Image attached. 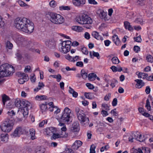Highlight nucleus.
Returning <instances> with one entry per match:
<instances>
[{"label":"nucleus","mask_w":153,"mask_h":153,"mask_svg":"<svg viewBox=\"0 0 153 153\" xmlns=\"http://www.w3.org/2000/svg\"><path fill=\"white\" fill-rule=\"evenodd\" d=\"M84 96L86 98L88 99L91 100L93 98V94L91 93L85 92L84 93Z\"/></svg>","instance_id":"42"},{"label":"nucleus","mask_w":153,"mask_h":153,"mask_svg":"<svg viewBox=\"0 0 153 153\" xmlns=\"http://www.w3.org/2000/svg\"><path fill=\"white\" fill-rule=\"evenodd\" d=\"M92 36L97 40H103V38L99 35V33L96 31H94L92 33Z\"/></svg>","instance_id":"22"},{"label":"nucleus","mask_w":153,"mask_h":153,"mask_svg":"<svg viewBox=\"0 0 153 153\" xmlns=\"http://www.w3.org/2000/svg\"><path fill=\"white\" fill-rule=\"evenodd\" d=\"M145 107L147 109L148 111H150L151 109V106L150 104V102H149V101L148 99H147L146 101V103L145 105Z\"/></svg>","instance_id":"49"},{"label":"nucleus","mask_w":153,"mask_h":153,"mask_svg":"<svg viewBox=\"0 0 153 153\" xmlns=\"http://www.w3.org/2000/svg\"><path fill=\"white\" fill-rule=\"evenodd\" d=\"M65 58L66 59L72 62H74L77 61L79 59V56H76L75 57H72L69 54H67L65 56Z\"/></svg>","instance_id":"19"},{"label":"nucleus","mask_w":153,"mask_h":153,"mask_svg":"<svg viewBox=\"0 0 153 153\" xmlns=\"http://www.w3.org/2000/svg\"><path fill=\"white\" fill-rule=\"evenodd\" d=\"M30 134L31 136V138L32 140H34L36 138L35 136V130L33 128L30 129L29 130Z\"/></svg>","instance_id":"32"},{"label":"nucleus","mask_w":153,"mask_h":153,"mask_svg":"<svg viewBox=\"0 0 153 153\" xmlns=\"http://www.w3.org/2000/svg\"><path fill=\"white\" fill-rule=\"evenodd\" d=\"M19 4L21 7H25V9L28 8L30 6L21 0L18 1Z\"/></svg>","instance_id":"30"},{"label":"nucleus","mask_w":153,"mask_h":153,"mask_svg":"<svg viewBox=\"0 0 153 153\" xmlns=\"http://www.w3.org/2000/svg\"><path fill=\"white\" fill-rule=\"evenodd\" d=\"M28 79L29 77L27 74L22 73L20 74V78L19 79L18 81L20 84H23Z\"/></svg>","instance_id":"12"},{"label":"nucleus","mask_w":153,"mask_h":153,"mask_svg":"<svg viewBox=\"0 0 153 153\" xmlns=\"http://www.w3.org/2000/svg\"><path fill=\"white\" fill-rule=\"evenodd\" d=\"M45 86V85L42 82H39L38 83V87L34 89V91L36 92H37L39 90H41L42 88Z\"/></svg>","instance_id":"33"},{"label":"nucleus","mask_w":153,"mask_h":153,"mask_svg":"<svg viewBox=\"0 0 153 153\" xmlns=\"http://www.w3.org/2000/svg\"><path fill=\"white\" fill-rule=\"evenodd\" d=\"M134 39L135 41L138 42H140L142 41V39L141 38V37L140 36H139L136 37L134 38Z\"/></svg>","instance_id":"63"},{"label":"nucleus","mask_w":153,"mask_h":153,"mask_svg":"<svg viewBox=\"0 0 153 153\" xmlns=\"http://www.w3.org/2000/svg\"><path fill=\"white\" fill-rule=\"evenodd\" d=\"M146 60L147 62L152 63L153 62V57L150 54L147 55L146 57Z\"/></svg>","instance_id":"45"},{"label":"nucleus","mask_w":153,"mask_h":153,"mask_svg":"<svg viewBox=\"0 0 153 153\" xmlns=\"http://www.w3.org/2000/svg\"><path fill=\"white\" fill-rule=\"evenodd\" d=\"M139 112L143 116L147 117L149 116V114L144 111V109L142 108H138Z\"/></svg>","instance_id":"38"},{"label":"nucleus","mask_w":153,"mask_h":153,"mask_svg":"<svg viewBox=\"0 0 153 153\" xmlns=\"http://www.w3.org/2000/svg\"><path fill=\"white\" fill-rule=\"evenodd\" d=\"M134 50L136 53H138L140 51V48L138 46H135L134 47Z\"/></svg>","instance_id":"64"},{"label":"nucleus","mask_w":153,"mask_h":153,"mask_svg":"<svg viewBox=\"0 0 153 153\" xmlns=\"http://www.w3.org/2000/svg\"><path fill=\"white\" fill-rule=\"evenodd\" d=\"M51 138L54 139H56L58 138H61L59 134L55 133L53 134V135L51 137Z\"/></svg>","instance_id":"53"},{"label":"nucleus","mask_w":153,"mask_h":153,"mask_svg":"<svg viewBox=\"0 0 153 153\" xmlns=\"http://www.w3.org/2000/svg\"><path fill=\"white\" fill-rule=\"evenodd\" d=\"M13 125L12 121L7 119L1 123L0 127L2 131L8 133L12 130Z\"/></svg>","instance_id":"6"},{"label":"nucleus","mask_w":153,"mask_h":153,"mask_svg":"<svg viewBox=\"0 0 153 153\" xmlns=\"http://www.w3.org/2000/svg\"><path fill=\"white\" fill-rule=\"evenodd\" d=\"M110 68L113 72H120L122 71V68L120 67L117 68L114 66H112Z\"/></svg>","instance_id":"37"},{"label":"nucleus","mask_w":153,"mask_h":153,"mask_svg":"<svg viewBox=\"0 0 153 153\" xmlns=\"http://www.w3.org/2000/svg\"><path fill=\"white\" fill-rule=\"evenodd\" d=\"M137 83L135 85V87L137 88H141L144 85V83L141 79H136L134 80Z\"/></svg>","instance_id":"18"},{"label":"nucleus","mask_w":153,"mask_h":153,"mask_svg":"<svg viewBox=\"0 0 153 153\" xmlns=\"http://www.w3.org/2000/svg\"><path fill=\"white\" fill-rule=\"evenodd\" d=\"M124 25L125 28L128 30L132 31L133 30V28L130 25L129 22L126 21L124 22Z\"/></svg>","instance_id":"24"},{"label":"nucleus","mask_w":153,"mask_h":153,"mask_svg":"<svg viewBox=\"0 0 153 153\" xmlns=\"http://www.w3.org/2000/svg\"><path fill=\"white\" fill-rule=\"evenodd\" d=\"M75 20L79 24L84 25H91L93 22L91 18L85 14L77 16Z\"/></svg>","instance_id":"4"},{"label":"nucleus","mask_w":153,"mask_h":153,"mask_svg":"<svg viewBox=\"0 0 153 153\" xmlns=\"http://www.w3.org/2000/svg\"><path fill=\"white\" fill-rule=\"evenodd\" d=\"M71 42L70 40L64 41L59 45V50L61 53L65 54L68 52L71 48Z\"/></svg>","instance_id":"7"},{"label":"nucleus","mask_w":153,"mask_h":153,"mask_svg":"<svg viewBox=\"0 0 153 153\" xmlns=\"http://www.w3.org/2000/svg\"><path fill=\"white\" fill-rule=\"evenodd\" d=\"M134 134V133H132L131 134V136L128 138V141L131 142H133V140L134 139H135V137L133 135V134Z\"/></svg>","instance_id":"62"},{"label":"nucleus","mask_w":153,"mask_h":153,"mask_svg":"<svg viewBox=\"0 0 153 153\" xmlns=\"http://www.w3.org/2000/svg\"><path fill=\"white\" fill-rule=\"evenodd\" d=\"M1 139L2 141L4 143H7L9 139V136L7 134H2L1 135Z\"/></svg>","instance_id":"23"},{"label":"nucleus","mask_w":153,"mask_h":153,"mask_svg":"<svg viewBox=\"0 0 153 153\" xmlns=\"http://www.w3.org/2000/svg\"><path fill=\"white\" fill-rule=\"evenodd\" d=\"M39 107L42 112H45L47 110L48 107L46 102L40 104L39 105Z\"/></svg>","instance_id":"31"},{"label":"nucleus","mask_w":153,"mask_h":153,"mask_svg":"<svg viewBox=\"0 0 153 153\" xmlns=\"http://www.w3.org/2000/svg\"><path fill=\"white\" fill-rule=\"evenodd\" d=\"M59 9L60 10H69L70 9L69 7L68 6H61L59 7Z\"/></svg>","instance_id":"47"},{"label":"nucleus","mask_w":153,"mask_h":153,"mask_svg":"<svg viewBox=\"0 0 153 153\" xmlns=\"http://www.w3.org/2000/svg\"><path fill=\"white\" fill-rule=\"evenodd\" d=\"M133 153H150V149L147 147H143L137 149H133Z\"/></svg>","instance_id":"10"},{"label":"nucleus","mask_w":153,"mask_h":153,"mask_svg":"<svg viewBox=\"0 0 153 153\" xmlns=\"http://www.w3.org/2000/svg\"><path fill=\"white\" fill-rule=\"evenodd\" d=\"M136 74L138 76L139 78H142L143 79L147 78L148 76V74L140 72L139 71H137L136 73Z\"/></svg>","instance_id":"21"},{"label":"nucleus","mask_w":153,"mask_h":153,"mask_svg":"<svg viewBox=\"0 0 153 153\" xmlns=\"http://www.w3.org/2000/svg\"><path fill=\"white\" fill-rule=\"evenodd\" d=\"M53 78L56 79V81L58 82H59L62 78V76L60 74H58L57 75H53L51 76Z\"/></svg>","instance_id":"44"},{"label":"nucleus","mask_w":153,"mask_h":153,"mask_svg":"<svg viewBox=\"0 0 153 153\" xmlns=\"http://www.w3.org/2000/svg\"><path fill=\"white\" fill-rule=\"evenodd\" d=\"M111 60L113 64H118L120 62V61L118 58L116 56L113 57L112 58Z\"/></svg>","instance_id":"43"},{"label":"nucleus","mask_w":153,"mask_h":153,"mask_svg":"<svg viewBox=\"0 0 153 153\" xmlns=\"http://www.w3.org/2000/svg\"><path fill=\"white\" fill-rule=\"evenodd\" d=\"M82 144V142L79 140H76L72 145V148L74 149H77Z\"/></svg>","instance_id":"17"},{"label":"nucleus","mask_w":153,"mask_h":153,"mask_svg":"<svg viewBox=\"0 0 153 153\" xmlns=\"http://www.w3.org/2000/svg\"><path fill=\"white\" fill-rule=\"evenodd\" d=\"M49 19L53 24L59 25L62 24L65 19L63 16L60 15L53 13H50Z\"/></svg>","instance_id":"5"},{"label":"nucleus","mask_w":153,"mask_h":153,"mask_svg":"<svg viewBox=\"0 0 153 153\" xmlns=\"http://www.w3.org/2000/svg\"><path fill=\"white\" fill-rule=\"evenodd\" d=\"M23 131V129L22 127H17L11 134V136L13 137H19L22 134Z\"/></svg>","instance_id":"9"},{"label":"nucleus","mask_w":153,"mask_h":153,"mask_svg":"<svg viewBox=\"0 0 153 153\" xmlns=\"http://www.w3.org/2000/svg\"><path fill=\"white\" fill-rule=\"evenodd\" d=\"M30 79L32 82H34L36 80V77L34 74H31L30 76Z\"/></svg>","instance_id":"48"},{"label":"nucleus","mask_w":153,"mask_h":153,"mask_svg":"<svg viewBox=\"0 0 153 153\" xmlns=\"http://www.w3.org/2000/svg\"><path fill=\"white\" fill-rule=\"evenodd\" d=\"M49 5L51 7L54 8L56 7V3L55 1L52 0L50 2Z\"/></svg>","instance_id":"51"},{"label":"nucleus","mask_w":153,"mask_h":153,"mask_svg":"<svg viewBox=\"0 0 153 153\" xmlns=\"http://www.w3.org/2000/svg\"><path fill=\"white\" fill-rule=\"evenodd\" d=\"M35 100L36 101H40L47 99V97L45 95H37L35 97Z\"/></svg>","instance_id":"29"},{"label":"nucleus","mask_w":153,"mask_h":153,"mask_svg":"<svg viewBox=\"0 0 153 153\" xmlns=\"http://www.w3.org/2000/svg\"><path fill=\"white\" fill-rule=\"evenodd\" d=\"M97 13L99 14L101 19H104L105 20L107 19V13L104 12L103 10L100 9L97 11Z\"/></svg>","instance_id":"16"},{"label":"nucleus","mask_w":153,"mask_h":153,"mask_svg":"<svg viewBox=\"0 0 153 153\" xmlns=\"http://www.w3.org/2000/svg\"><path fill=\"white\" fill-rule=\"evenodd\" d=\"M82 53L85 54H88V53L87 49L85 47H84L82 48Z\"/></svg>","instance_id":"59"},{"label":"nucleus","mask_w":153,"mask_h":153,"mask_svg":"<svg viewBox=\"0 0 153 153\" xmlns=\"http://www.w3.org/2000/svg\"><path fill=\"white\" fill-rule=\"evenodd\" d=\"M109 147H110L108 145H106L104 146H103L100 149V151L102 152H103L105 150H107L109 149Z\"/></svg>","instance_id":"56"},{"label":"nucleus","mask_w":153,"mask_h":153,"mask_svg":"<svg viewBox=\"0 0 153 153\" xmlns=\"http://www.w3.org/2000/svg\"><path fill=\"white\" fill-rule=\"evenodd\" d=\"M89 55L91 58H93L94 57H97L98 59L100 58V55L98 52H95L94 51H91L89 52Z\"/></svg>","instance_id":"25"},{"label":"nucleus","mask_w":153,"mask_h":153,"mask_svg":"<svg viewBox=\"0 0 153 153\" xmlns=\"http://www.w3.org/2000/svg\"><path fill=\"white\" fill-rule=\"evenodd\" d=\"M69 92L70 94H72V96L74 97L75 98L77 97L78 95V93L74 91V89L70 87H69Z\"/></svg>","instance_id":"34"},{"label":"nucleus","mask_w":153,"mask_h":153,"mask_svg":"<svg viewBox=\"0 0 153 153\" xmlns=\"http://www.w3.org/2000/svg\"><path fill=\"white\" fill-rule=\"evenodd\" d=\"M14 23L17 29L26 33H30L33 31L34 28L33 23L26 18H17L15 21Z\"/></svg>","instance_id":"1"},{"label":"nucleus","mask_w":153,"mask_h":153,"mask_svg":"<svg viewBox=\"0 0 153 153\" xmlns=\"http://www.w3.org/2000/svg\"><path fill=\"white\" fill-rule=\"evenodd\" d=\"M71 29L73 30L78 32H81L83 30L82 27L77 26H73L72 27Z\"/></svg>","instance_id":"26"},{"label":"nucleus","mask_w":153,"mask_h":153,"mask_svg":"<svg viewBox=\"0 0 153 153\" xmlns=\"http://www.w3.org/2000/svg\"><path fill=\"white\" fill-rule=\"evenodd\" d=\"M79 123L77 122L74 123L71 128V131L73 132H76L79 131Z\"/></svg>","instance_id":"20"},{"label":"nucleus","mask_w":153,"mask_h":153,"mask_svg":"<svg viewBox=\"0 0 153 153\" xmlns=\"http://www.w3.org/2000/svg\"><path fill=\"white\" fill-rule=\"evenodd\" d=\"M86 85L88 89H93L94 88L93 85L89 83H87L86 84Z\"/></svg>","instance_id":"58"},{"label":"nucleus","mask_w":153,"mask_h":153,"mask_svg":"<svg viewBox=\"0 0 153 153\" xmlns=\"http://www.w3.org/2000/svg\"><path fill=\"white\" fill-rule=\"evenodd\" d=\"M72 114V110L68 108L65 107L63 111L62 114L56 116V119L59 121L64 123L69 122Z\"/></svg>","instance_id":"3"},{"label":"nucleus","mask_w":153,"mask_h":153,"mask_svg":"<svg viewBox=\"0 0 153 153\" xmlns=\"http://www.w3.org/2000/svg\"><path fill=\"white\" fill-rule=\"evenodd\" d=\"M112 39L113 41L116 45H119L120 41L117 36L115 35H114L112 36Z\"/></svg>","instance_id":"28"},{"label":"nucleus","mask_w":153,"mask_h":153,"mask_svg":"<svg viewBox=\"0 0 153 153\" xmlns=\"http://www.w3.org/2000/svg\"><path fill=\"white\" fill-rule=\"evenodd\" d=\"M6 47L7 48L11 49L13 47V44L9 41H7L6 43Z\"/></svg>","instance_id":"50"},{"label":"nucleus","mask_w":153,"mask_h":153,"mask_svg":"<svg viewBox=\"0 0 153 153\" xmlns=\"http://www.w3.org/2000/svg\"><path fill=\"white\" fill-rule=\"evenodd\" d=\"M15 105L18 107H20L22 106V100H21L19 99H17L16 100L15 102Z\"/></svg>","instance_id":"35"},{"label":"nucleus","mask_w":153,"mask_h":153,"mask_svg":"<svg viewBox=\"0 0 153 153\" xmlns=\"http://www.w3.org/2000/svg\"><path fill=\"white\" fill-rule=\"evenodd\" d=\"M56 130V129L53 127L48 128L45 130V134L47 135H51L55 132Z\"/></svg>","instance_id":"15"},{"label":"nucleus","mask_w":153,"mask_h":153,"mask_svg":"<svg viewBox=\"0 0 153 153\" xmlns=\"http://www.w3.org/2000/svg\"><path fill=\"white\" fill-rule=\"evenodd\" d=\"M2 100L3 103L4 105L7 102H10V99L9 97L5 94H4L2 96Z\"/></svg>","instance_id":"27"},{"label":"nucleus","mask_w":153,"mask_h":153,"mask_svg":"<svg viewBox=\"0 0 153 153\" xmlns=\"http://www.w3.org/2000/svg\"><path fill=\"white\" fill-rule=\"evenodd\" d=\"M96 76V74L93 73H91L88 74V78L89 80L92 81L95 79Z\"/></svg>","instance_id":"39"},{"label":"nucleus","mask_w":153,"mask_h":153,"mask_svg":"<svg viewBox=\"0 0 153 153\" xmlns=\"http://www.w3.org/2000/svg\"><path fill=\"white\" fill-rule=\"evenodd\" d=\"M24 71L25 73H29L31 71V67L30 66L27 65L25 67Z\"/></svg>","instance_id":"54"},{"label":"nucleus","mask_w":153,"mask_h":153,"mask_svg":"<svg viewBox=\"0 0 153 153\" xmlns=\"http://www.w3.org/2000/svg\"><path fill=\"white\" fill-rule=\"evenodd\" d=\"M81 75L84 79H85L88 76V73L85 70L82 69L81 71Z\"/></svg>","instance_id":"36"},{"label":"nucleus","mask_w":153,"mask_h":153,"mask_svg":"<svg viewBox=\"0 0 153 153\" xmlns=\"http://www.w3.org/2000/svg\"><path fill=\"white\" fill-rule=\"evenodd\" d=\"M61 138H66L68 137V134L65 132L62 131V132L59 134Z\"/></svg>","instance_id":"52"},{"label":"nucleus","mask_w":153,"mask_h":153,"mask_svg":"<svg viewBox=\"0 0 153 153\" xmlns=\"http://www.w3.org/2000/svg\"><path fill=\"white\" fill-rule=\"evenodd\" d=\"M101 114L103 117H105L108 115V112L105 110H102L101 111Z\"/></svg>","instance_id":"61"},{"label":"nucleus","mask_w":153,"mask_h":153,"mask_svg":"<svg viewBox=\"0 0 153 153\" xmlns=\"http://www.w3.org/2000/svg\"><path fill=\"white\" fill-rule=\"evenodd\" d=\"M14 71V68L12 65L7 63L1 65L0 66V82H1V78L10 75Z\"/></svg>","instance_id":"2"},{"label":"nucleus","mask_w":153,"mask_h":153,"mask_svg":"<svg viewBox=\"0 0 153 153\" xmlns=\"http://www.w3.org/2000/svg\"><path fill=\"white\" fill-rule=\"evenodd\" d=\"M21 111L24 117L27 115L28 113V108L27 107H24L21 109Z\"/></svg>","instance_id":"41"},{"label":"nucleus","mask_w":153,"mask_h":153,"mask_svg":"<svg viewBox=\"0 0 153 153\" xmlns=\"http://www.w3.org/2000/svg\"><path fill=\"white\" fill-rule=\"evenodd\" d=\"M96 147L94 145H92L90 148V153H95V149Z\"/></svg>","instance_id":"55"},{"label":"nucleus","mask_w":153,"mask_h":153,"mask_svg":"<svg viewBox=\"0 0 153 153\" xmlns=\"http://www.w3.org/2000/svg\"><path fill=\"white\" fill-rule=\"evenodd\" d=\"M13 39L19 46H25L27 44V39L20 35H14L13 36Z\"/></svg>","instance_id":"8"},{"label":"nucleus","mask_w":153,"mask_h":153,"mask_svg":"<svg viewBox=\"0 0 153 153\" xmlns=\"http://www.w3.org/2000/svg\"><path fill=\"white\" fill-rule=\"evenodd\" d=\"M77 116L78 120L80 121L81 123H83L85 121L87 122L89 121L88 119L85 117L83 112L80 114H78Z\"/></svg>","instance_id":"13"},{"label":"nucleus","mask_w":153,"mask_h":153,"mask_svg":"<svg viewBox=\"0 0 153 153\" xmlns=\"http://www.w3.org/2000/svg\"><path fill=\"white\" fill-rule=\"evenodd\" d=\"M102 110H105L108 111L110 110L109 107L108 105L105 103H103L102 105Z\"/></svg>","instance_id":"46"},{"label":"nucleus","mask_w":153,"mask_h":153,"mask_svg":"<svg viewBox=\"0 0 153 153\" xmlns=\"http://www.w3.org/2000/svg\"><path fill=\"white\" fill-rule=\"evenodd\" d=\"M86 2V0H72L74 5L78 7H82Z\"/></svg>","instance_id":"11"},{"label":"nucleus","mask_w":153,"mask_h":153,"mask_svg":"<svg viewBox=\"0 0 153 153\" xmlns=\"http://www.w3.org/2000/svg\"><path fill=\"white\" fill-rule=\"evenodd\" d=\"M134 22L140 24H143V20L141 17L137 18L134 21Z\"/></svg>","instance_id":"57"},{"label":"nucleus","mask_w":153,"mask_h":153,"mask_svg":"<svg viewBox=\"0 0 153 153\" xmlns=\"http://www.w3.org/2000/svg\"><path fill=\"white\" fill-rule=\"evenodd\" d=\"M133 135L135 137L136 140L140 142H143L145 139L144 136L138 132H134Z\"/></svg>","instance_id":"14"},{"label":"nucleus","mask_w":153,"mask_h":153,"mask_svg":"<svg viewBox=\"0 0 153 153\" xmlns=\"http://www.w3.org/2000/svg\"><path fill=\"white\" fill-rule=\"evenodd\" d=\"M5 23L2 20V18L0 16V28L3 27Z\"/></svg>","instance_id":"60"},{"label":"nucleus","mask_w":153,"mask_h":153,"mask_svg":"<svg viewBox=\"0 0 153 153\" xmlns=\"http://www.w3.org/2000/svg\"><path fill=\"white\" fill-rule=\"evenodd\" d=\"M30 103L27 100H22V105L24 106V107H28L30 106Z\"/></svg>","instance_id":"40"}]
</instances>
